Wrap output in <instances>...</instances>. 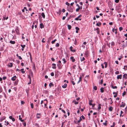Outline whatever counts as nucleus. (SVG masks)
Masks as SVG:
<instances>
[{
	"label": "nucleus",
	"mask_w": 127,
	"mask_h": 127,
	"mask_svg": "<svg viewBox=\"0 0 127 127\" xmlns=\"http://www.w3.org/2000/svg\"><path fill=\"white\" fill-rule=\"evenodd\" d=\"M5 117L4 116L2 117L0 119V121H2L3 120L5 119Z\"/></svg>",
	"instance_id": "nucleus-27"
},
{
	"label": "nucleus",
	"mask_w": 127,
	"mask_h": 127,
	"mask_svg": "<svg viewBox=\"0 0 127 127\" xmlns=\"http://www.w3.org/2000/svg\"><path fill=\"white\" fill-rule=\"evenodd\" d=\"M20 45H21V46L22 47V48H24L26 46V45H23L21 44Z\"/></svg>",
	"instance_id": "nucleus-37"
},
{
	"label": "nucleus",
	"mask_w": 127,
	"mask_h": 127,
	"mask_svg": "<svg viewBox=\"0 0 127 127\" xmlns=\"http://www.w3.org/2000/svg\"><path fill=\"white\" fill-rule=\"evenodd\" d=\"M23 124L24 125V126L25 127H26V122H24L23 123Z\"/></svg>",
	"instance_id": "nucleus-51"
},
{
	"label": "nucleus",
	"mask_w": 127,
	"mask_h": 127,
	"mask_svg": "<svg viewBox=\"0 0 127 127\" xmlns=\"http://www.w3.org/2000/svg\"><path fill=\"white\" fill-rule=\"evenodd\" d=\"M18 57L19 58V59L20 60H21L22 59V58L20 56H18Z\"/></svg>",
	"instance_id": "nucleus-64"
},
{
	"label": "nucleus",
	"mask_w": 127,
	"mask_h": 127,
	"mask_svg": "<svg viewBox=\"0 0 127 127\" xmlns=\"http://www.w3.org/2000/svg\"><path fill=\"white\" fill-rule=\"evenodd\" d=\"M75 104H77L78 103V102L77 101H76L75 100H73L72 101Z\"/></svg>",
	"instance_id": "nucleus-26"
},
{
	"label": "nucleus",
	"mask_w": 127,
	"mask_h": 127,
	"mask_svg": "<svg viewBox=\"0 0 127 127\" xmlns=\"http://www.w3.org/2000/svg\"><path fill=\"white\" fill-rule=\"evenodd\" d=\"M72 49H73V47L72 46H71L70 47V51H71L73 52H75V50H72Z\"/></svg>",
	"instance_id": "nucleus-18"
},
{
	"label": "nucleus",
	"mask_w": 127,
	"mask_h": 127,
	"mask_svg": "<svg viewBox=\"0 0 127 127\" xmlns=\"http://www.w3.org/2000/svg\"><path fill=\"white\" fill-rule=\"evenodd\" d=\"M103 82V81L102 80V79L101 80V81H100V84H102Z\"/></svg>",
	"instance_id": "nucleus-61"
},
{
	"label": "nucleus",
	"mask_w": 127,
	"mask_h": 127,
	"mask_svg": "<svg viewBox=\"0 0 127 127\" xmlns=\"http://www.w3.org/2000/svg\"><path fill=\"white\" fill-rule=\"evenodd\" d=\"M61 13V10H59L58 12H57V13L58 14H60Z\"/></svg>",
	"instance_id": "nucleus-48"
},
{
	"label": "nucleus",
	"mask_w": 127,
	"mask_h": 127,
	"mask_svg": "<svg viewBox=\"0 0 127 127\" xmlns=\"http://www.w3.org/2000/svg\"><path fill=\"white\" fill-rule=\"evenodd\" d=\"M101 104H99L98 105V110H99L101 108Z\"/></svg>",
	"instance_id": "nucleus-25"
},
{
	"label": "nucleus",
	"mask_w": 127,
	"mask_h": 127,
	"mask_svg": "<svg viewBox=\"0 0 127 127\" xmlns=\"http://www.w3.org/2000/svg\"><path fill=\"white\" fill-rule=\"evenodd\" d=\"M49 86L50 88H51L52 86H53V84L52 83H50L49 85Z\"/></svg>",
	"instance_id": "nucleus-32"
},
{
	"label": "nucleus",
	"mask_w": 127,
	"mask_h": 127,
	"mask_svg": "<svg viewBox=\"0 0 127 127\" xmlns=\"http://www.w3.org/2000/svg\"><path fill=\"white\" fill-rule=\"evenodd\" d=\"M40 113H37L36 114V117L37 119H39L40 118Z\"/></svg>",
	"instance_id": "nucleus-10"
},
{
	"label": "nucleus",
	"mask_w": 127,
	"mask_h": 127,
	"mask_svg": "<svg viewBox=\"0 0 127 127\" xmlns=\"http://www.w3.org/2000/svg\"><path fill=\"white\" fill-rule=\"evenodd\" d=\"M40 27L41 29H42L44 27V25L42 23H41L40 24Z\"/></svg>",
	"instance_id": "nucleus-20"
},
{
	"label": "nucleus",
	"mask_w": 127,
	"mask_h": 127,
	"mask_svg": "<svg viewBox=\"0 0 127 127\" xmlns=\"http://www.w3.org/2000/svg\"><path fill=\"white\" fill-rule=\"evenodd\" d=\"M16 76H14L11 78V80L13 81H14L16 80Z\"/></svg>",
	"instance_id": "nucleus-8"
},
{
	"label": "nucleus",
	"mask_w": 127,
	"mask_h": 127,
	"mask_svg": "<svg viewBox=\"0 0 127 127\" xmlns=\"http://www.w3.org/2000/svg\"><path fill=\"white\" fill-rule=\"evenodd\" d=\"M31 106L32 108H33V104L32 103L31 104Z\"/></svg>",
	"instance_id": "nucleus-45"
},
{
	"label": "nucleus",
	"mask_w": 127,
	"mask_h": 127,
	"mask_svg": "<svg viewBox=\"0 0 127 127\" xmlns=\"http://www.w3.org/2000/svg\"><path fill=\"white\" fill-rule=\"evenodd\" d=\"M41 15L43 18H45V16L44 13L43 12H42L41 13Z\"/></svg>",
	"instance_id": "nucleus-23"
},
{
	"label": "nucleus",
	"mask_w": 127,
	"mask_h": 127,
	"mask_svg": "<svg viewBox=\"0 0 127 127\" xmlns=\"http://www.w3.org/2000/svg\"><path fill=\"white\" fill-rule=\"evenodd\" d=\"M101 24V23L99 22H98V23L96 24V25L98 26H100Z\"/></svg>",
	"instance_id": "nucleus-29"
},
{
	"label": "nucleus",
	"mask_w": 127,
	"mask_h": 127,
	"mask_svg": "<svg viewBox=\"0 0 127 127\" xmlns=\"http://www.w3.org/2000/svg\"><path fill=\"white\" fill-rule=\"evenodd\" d=\"M13 66V64L12 63H10L8 65V66H10L11 67H12Z\"/></svg>",
	"instance_id": "nucleus-35"
},
{
	"label": "nucleus",
	"mask_w": 127,
	"mask_h": 127,
	"mask_svg": "<svg viewBox=\"0 0 127 127\" xmlns=\"http://www.w3.org/2000/svg\"><path fill=\"white\" fill-rule=\"evenodd\" d=\"M70 59L71 60L72 62H74L75 61V59L74 58V57H71L70 58Z\"/></svg>",
	"instance_id": "nucleus-12"
},
{
	"label": "nucleus",
	"mask_w": 127,
	"mask_h": 127,
	"mask_svg": "<svg viewBox=\"0 0 127 127\" xmlns=\"http://www.w3.org/2000/svg\"><path fill=\"white\" fill-rule=\"evenodd\" d=\"M28 77L29 79L30 80L29 82L28 83V84H29L31 83V77L30 75H28Z\"/></svg>",
	"instance_id": "nucleus-7"
},
{
	"label": "nucleus",
	"mask_w": 127,
	"mask_h": 127,
	"mask_svg": "<svg viewBox=\"0 0 127 127\" xmlns=\"http://www.w3.org/2000/svg\"><path fill=\"white\" fill-rule=\"evenodd\" d=\"M82 118H81V117H80V119L79 120H78L77 121V123H79L80 122L82 121Z\"/></svg>",
	"instance_id": "nucleus-38"
},
{
	"label": "nucleus",
	"mask_w": 127,
	"mask_h": 127,
	"mask_svg": "<svg viewBox=\"0 0 127 127\" xmlns=\"http://www.w3.org/2000/svg\"><path fill=\"white\" fill-rule=\"evenodd\" d=\"M126 92L125 91L124 92L123 94V96L124 95H125L126 94Z\"/></svg>",
	"instance_id": "nucleus-57"
},
{
	"label": "nucleus",
	"mask_w": 127,
	"mask_h": 127,
	"mask_svg": "<svg viewBox=\"0 0 127 127\" xmlns=\"http://www.w3.org/2000/svg\"><path fill=\"white\" fill-rule=\"evenodd\" d=\"M113 94L114 95V97H116L117 96V94L115 92H113Z\"/></svg>",
	"instance_id": "nucleus-19"
},
{
	"label": "nucleus",
	"mask_w": 127,
	"mask_h": 127,
	"mask_svg": "<svg viewBox=\"0 0 127 127\" xmlns=\"http://www.w3.org/2000/svg\"><path fill=\"white\" fill-rule=\"evenodd\" d=\"M59 44L58 43H57L56 44V47H59Z\"/></svg>",
	"instance_id": "nucleus-56"
},
{
	"label": "nucleus",
	"mask_w": 127,
	"mask_h": 127,
	"mask_svg": "<svg viewBox=\"0 0 127 127\" xmlns=\"http://www.w3.org/2000/svg\"><path fill=\"white\" fill-rule=\"evenodd\" d=\"M12 34L13 35H14V33H15V32H14V31L13 30L12 31Z\"/></svg>",
	"instance_id": "nucleus-52"
},
{
	"label": "nucleus",
	"mask_w": 127,
	"mask_h": 127,
	"mask_svg": "<svg viewBox=\"0 0 127 127\" xmlns=\"http://www.w3.org/2000/svg\"><path fill=\"white\" fill-rule=\"evenodd\" d=\"M111 44L112 46H114L115 45V43L114 42L112 41L111 42Z\"/></svg>",
	"instance_id": "nucleus-46"
},
{
	"label": "nucleus",
	"mask_w": 127,
	"mask_h": 127,
	"mask_svg": "<svg viewBox=\"0 0 127 127\" xmlns=\"http://www.w3.org/2000/svg\"><path fill=\"white\" fill-rule=\"evenodd\" d=\"M19 119L21 122H23L24 121V120L22 119V118L21 117H19Z\"/></svg>",
	"instance_id": "nucleus-41"
},
{
	"label": "nucleus",
	"mask_w": 127,
	"mask_h": 127,
	"mask_svg": "<svg viewBox=\"0 0 127 127\" xmlns=\"http://www.w3.org/2000/svg\"><path fill=\"white\" fill-rule=\"evenodd\" d=\"M93 89H94L95 90H97V87L96 86H95L93 87Z\"/></svg>",
	"instance_id": "nucleus-42"
},
{
	"label": "nucleus",
	"mask_w": 127,
	"mask_h": 127,
	"mask_svg": "<svg viewBox=\"0 0 127 127\" xmlns=\"http://www.w3.org/2000/svg\"><path fill=\"white\" fill-rule=\"evenodd\" d=\"M65 4L66 5H67L68 6V7L69 6L70 4L69 3H68L67 2L65 3Z\"/></svg>",
	"instance_id": "nucleus-44"
},
{
	"label": "nucleus",
	"mask_w": 127,
	"mask_h": 127,
	"mask_svg": "<svg viewBox=\"0 0 127 127\" xmlns=\"http://www.w3.org/2000/svg\"><path fill=\"white\" fill-rule=\"evenodd\" d=\"M122 78V75H118L117 76V79H121Z\"/></svg>",
	"instance_id": "nucleus-13"
},
{
	"label": "nucleus",
	"mask_w": 127,
	"mask_h": 127,
	"mask_svg": "<svg viewBox=\"0 0 127 127\" xmlns=\"http://www.w3.org/2000/svg\"><path fill=\"white\" fill-rule=\"evenodd\" d=\"M68 28V29L70 30L71 28V26L70 25H67Z\"/></svg>",
	"instance_id": "nucleus-31"
},
{
	"label": "nucleus",
	"mask_w": 127,
	"mask_h": 127,
	"mask_svg": "<svg viewBox=\"0 0 127 127\" xmlns=\"http://www.w3.org/2000/svg\"><path fill=\"white\" fill-rule=\"evenodd\" d=\"M2 78L3 80H4L6 79V76L3 77Z\"/></svg>",
	"instance_id": "nucleus-54"
},
{
	"label": "nucleus",
	"mask_w": 127,
	"mask_h": 127,
	"mask_svg": "<svg viewBox=\"0 0 127 127\" xmlns=\"http://www.w3.org/2000/svg\"><path fill=\"white\" fill-rule=\"evenodd\" d=\"M107 121H105V123H103V124L105 126H106L107 125Z\"/></svg>",
	"instance_id": "nucleus-49"
},
{
	"label": "nucleus",
	"mask_w": 127,
	"mask_h": 127,
	"mask_svg": "<svg viewBox=\"0 0 127 127\" xmlns=\"http://www.w3.org/2000/svg\"><path fill=\"white\" fill-rule=\"evenodd\" d=\"M123 78L125 79H127V74H124L123 75Z\"/></svg>",
	"instance_id": "nucleus-14"
},
{
	"label": "nucleus",
	"mask_w": 127,
	"mask_h": 127,
	"mask_svg": "<svg viewBox=\"0 0 127 127\" xmlns=\"http://www.w3.org/2000/svg\"><path fill=\"white\" fill-rule=\"evenodd\" d=\"M93 100H89V104L91 105H92V103L93 102Z\"/></svg>",
	"instance_id": "nucleus-15"
},
{
	"label": "nucleus",
	"mask_w": 127,
	"mask_h": 127,
	"mask_svg": "<svg viewBox=\"0 0 127 127\" xmlns=\"http://www.w3.org/2000/svg\"><path fill=\"white\" fill-rule=\"evenodd\" d=\"M29 75H30V76L32 77H33V72H30V73L29 74Z\"/></svg>",
	"instance_id": "nucleus-30"
},
{
	"label": "nucleus",
	"mask_w": 127,
	"mask_h": 127,
	"mask_svg": "<svg viewBox=\"0 0 127 127\" xmlns=\"http://www.w3.org/2000/svg\"><path fill=\"white\" fill-rule=\"evenodd\" d=\"M20 71H21V72L23 74L24 73H25V71H24V69L23 68H22L21 69Z\"/></svg>",
	"instance_id": "nucleus-28"
},
{
	"label": "nucleus",
	"mask_w": 127,
	"mask_h": 127,
	"mask_svg": "<svg viewBox=\"0 0 127 127\" xmlns=\"http://www.w3.org/2000/svg\"><path fill=\"white\" fill-rule=\"evenodd\" d=\"M10 43L11 44H14L15 43V42L14 41H12V40H10Z\"/></svg>",
	"instance_id": "nucleus-24"
},
{
	"label": "nucleus",
	"mask_w": 127,
	"mask_h": 127,
	"mask_svg": "<svg viewBox=\"0 0 127 127\" xmlns=\"http://www.w3.org/2000/svg\"><path fill=\"white\" fill-rule=\"evenodd\" d=\"M51 60L52 61H54L55 60V59L54 58H51Z\"/></svg>",
	"instance_id": "nucleus-63"
},
{
	"label": "nucleus",
	"mask_w": 127,
	"mask_h": 127,
	"mask_svg": "<svg viewBox=\"0 0 127 127\" xmlns=\"http://www.w3.org/2000/svg\"><path fill=\"white\" fill-rule=\"evenodd\" d=\"M104 64H105V68H106L107 66V62H104Z\"/></svg>",
	"instance_id": "nucleus-33"
},
{
	"label": "nucleus",
	"mask_w": 127,
	"mask_h": 127,
	"mask_svg": "<svg viewBox=\"0 0 127 127\" xmlns=\"http://www.w3.org/2000/svg\"><path fill=\"white\" fill-rule=\"evenodd\" d=\"M45 39L44 38H43L42 39V42H43L44 43L45 42V41L44 40Z\"/></svg>",
	"instance_id": "nucleus-58"
},
{
	"label": "nucleus",
	"mask_w": 127,
	"mask_h": 127,
	"mask_svg": "<svg viewBox=\"0 0 127 127\" xmlns=\"http://www.w3.org/2000/svg\"><path fill=\"white\" fill-rule=\"evenodd\" d=\"M67 86V84H66V83H65L64 84V85H63L62 86V87L63 88H66Z\"/></svg>",
	"instance_id": "nucleus-17"
},
{
	"label": "nucleus",
	"mask_w": 127,
	"mask_h": 127,
	"mask_svg": "<svg viewBox=\"0 0 127 127\" xmlns=\"http://www.w3.org/2000/svg\"><path fill=\"white\" fill-rule=\"evenodd\" d=\"M57 41L56 39H55L54 40H53L51 42V43L52 44H54L56 41Z\"/></svg>",
	"instance_id": "nucleus-39"
},
{
	"label": "nucleus",
	"mask_w": 127,
	"mask_h": 127,
	"mask_svg": "<svg viewBox=\"0 0 127 127\" xmlns=\"http://www.w3.org/2000/svg\"><path fill=\"white\" fill-rule=\"evenodd\" d=\"M57 65L59 69H60L62 68V66L61 63H58Z\"/></svg>",
	"instance_id": "nucleus-3"
},
{
	"label": "nucleus",
	"mask_w": 127,
	"mask_h": 127,
	"mask_svg": "<svg viewBox=\"0 0 127 127\" xmlns=\"http://www.w3.org/2000/svg\"><path fill=\"white\" fill-rule=\"evenodd\" d=\"M100 92H101V93H103L104 92V88H103V87H101L100 88Z\"/></svg>",
	"instance_id": "nucleus-21"
},
{
	"label": "nucleus",
	"mask_w": 127,
	"mask_h": 127,
	"mask_svg": "<svg viewBox=\"0 0 127 127\" xmlns=\"http://www.w3.org/2000/svg\"><path fill=\"white\" fill-rule=\"evenodd\" d=\"M75 29L76 30L78 31L79 30V28L77 27H75Z\"/></svg>",
	"instance_id": "nucleus-53"
},
{
	"label": "nucleus",
	"mask_w": 127,
	"mask_h": 127,
	"mask_svg": "<svg viewBox=\"0 0 127 127\" xmlns=\"http://www.w3.org/2000/svg\"><path fill=\"white\" fill-rule=\"evenodd\" d=\"M8 16H6V15H4L3 16V20H7L8 19Z\"/></svg>",
	"instance_id": "nucleus-4"
},
{
	"label": "nucleus",
	"mask_w": 127,
	"mask_h": 127,
	"mask_svg": "<svg viewBox=\"0 0 127 127\" xmlns=\"http://www.w3.org/2000/svg\"><path fill=\"white\" fill-rule=\"evenodd\" d=\"M81 62H82V61H84L85 60V58L84 57H83V58H82V59L81 58Z\"/></svg>",
	"instance_id": "nucleus-40"
},
{
	"label": "nucleus",
	"mask_w": 127,
	"mask_h": 127,
	"mask_svg": "<svg viewBox=\"0 0 127 127\" xmlns=\"http://www.w3.org/2000/svg\"><path fill=\"white\" fill-rule=\"evenodd\" d=\"M67 9L68 11L72 12H73V10L71 7L70 6H69L67 7Z\"/></svg>",
	"instance_id": "nucleus-2"
},
{
	"label": "nucleus",
	"mask_w": 127,
	"mask_h": 127,
	"mask_svg": "<svg viewBox=\"0 0 127 127\" xmlns=\"http://www.w3.org/2000/svg\"><path fill=\"white\" fill-rule=\"evenodd\" d=\"M81 16V15H80L79 16L77 17L76 18H75V20L77 21L78 20H81V19L80 18H79Z\"/></svg>",
	"instance_id": "nucleus-6"
},
{
	"label": "nucleus",
	"mask_w": 127,
	"mask_h": 127,
	"mask_svg": "<svg viewBox=\"0 0 127 127\" xmlns=\"http://www.w3.org/2000/svg\"><path fill=\"white\" fill-rule=\"evenodd\" d=\"M112 88L113 89H117V87L116 86H113L112 87Z\"/></svg>",
	"instance_id": "nucleus-55"
},
{
	"label": "nucleus",
	"mask_w": 127,
	"mask_h": 127,
	"mask_svg": "<svg viewBox=\"0 0 127 127\" xmlns=\"http://www.w3.org/2000/svg\"><path fill=\"white\" fill-rule=\"evenodd\" d=\"M113 109V108L112 106H110L109 108V110L110 111H112Z\"/></svg>",
	"instance_id": "nucleus-22"
},
{
	"label": "nucleus",
	"mask_w": 127,
	"mask_h": 127,
	"mask_svg": "<svg viewBox=\"0 0 127 127\" xmlns=\"http://www.w3.org/2000/svg\"><path fill=\"white\" fill-rule=\"evenodd\" d=\"M29 55H30V57L31 60H32V57L31 54V53L29 52Z\"/></svg>",
	"instance_id": "nucleus-36"
},
{
	"label": "nucleus",
	"mask_w": 127,
	"mask_h": 127,
	"mask_svg": "<svg viewBox=\"0 0 127 127\" xmlns=\"http://www.w3.org/2000/svg\"><path fill=\"white\" fill-rule=\"evenodd\" d=\"M51 75L52 76H53L54 75V74L53 72H52L51 73Z\"/></svg>",
	"instance_id": "nucleus-59"
},
{
	"label": "nucleus",
	"mask_w": 127,
	"mask_h": 127,
	"mask_svg": "<svg viewBox=\"0 0 127 127\" xmlns=\"http://www.w3.org/2000/svg\"><path fill=\"white\" fill-rule=\"evenodd\" d=\"M76 5L78 7V8H76V12H78L80 9H82V6H80L78 4H77Z\"/></svg>",
	"instance_id": "nucleus-1"
},
{
	"label": "nucleus",
	"mask_w": 127,
	"mask_h": 127,
	"mask_svg": "<svg viewBox=\"0 0 127 127\" xmlns=\"http://www.w3.org/2000/svg\"><path fill=\"white\" fill-rule=\"evenodd\" d=\"M112 32H115V34H117V31H116V29H113L112 30Z\"/></svg>",
	"instance_id": "nucleus-16"
},
{
	"label": "nucleus",
	"mask_w": 127,
	"mask_h": 127,
	"mask_svg": "<svg viewBox=\"0 0 127 127\" xmlns=\"http://www.w3.org/2000/svg\"><path fill=\"white\" fill-rule=\"evenodd\" d=\"M62 60L64 62V64H65L66 62V60L65 58H63L62 59Z\"/></svg>",
	"instance_id": "nucleus-34"
},
{
	"label": "nucleus",
	"mask_w": 127,
	"mask_h": 127,
	"mask_svg": "<svg viewBox=\"0 0 127 127\" xmlns=\"http://www.w3.org/2000/svg\"><path fill=\"white\" fill-rule=\"evenodd\" d=\"M71 82H72V84H73V85H74L75 84V83H74L73 81H71Z\"/></svg>",
	"instance_id": "nucleus-62"
},
{
	"label": "nucleus",
	"mask_w": 127,
	"mask_h": 127,
	"mask_svg": "<svg viewBox=\"0 0 127 127\" xmlns=\"http://www.w3.org/2000/svg\"><path fill=\"white\" fill-rule=\"evenodd\" d=\"M123 113V112L121 110V114L120 115V116H122L123 117V115H122V113Z\"/></svg>",
	"instance_id": "nucleus-43"
},
{
	"label": "nucleus",
	"mask_w": 127,
	"mask_h": 127,
	"mask_svg": "<svg viewBox=\"0 0 127 127\" xmlns=\"http://www.w3.org/2000/svg\"><path fill=\"white\" fill-rule=\"evenodd\" d=\"M122 104L120 105V107H124L125 106L126 104L125 103H124L123 102H122Z\"/></svg>",
	"instance_id": "nucleus-11"
},
{
	"label": "nucleus",
	"mask_w": 127,
	"mask_h": 127,
	"mask_svg": "<svg viewBox=\"0 0 127 127\" xmlns=\"http://www.w3.org/2000/svg\"><path fill=\"white\" fill-rule=\"evenodd\" d=\"M123 28L122 27H120L119 28V30L120 31H122L123 30Z\"/></svg>",
	"instance_id": "nucleus-47"
},
{
	"label": "nucleus",
	"mask_w": 127,
	"mask_h": 127,
	"mask_svg": "<svg viewBox=\"0 0 127 127\" xmlns=\"http://www.w3.org/2000/svg\"><path fill=\"white\" fill-rule=\"evenodd\" d=\"M15 30L16 33L17 34L19 35L20 34L19 32V28L18 27L16 28Z\"/></svg>",
	"instance_id": "nucleus-5"
},
{
	"label": "nucleus",
	"mask_w": 127,
	"mask_h": 127,
	"mask_svg": "<svg viewBox=\"0 0 127 127\" xmlns=\"http://www.w3.org/2000/svg\"><path fill=\"white\" fill-rule=\"evenodd\" d=\"M17 84H18L17 82L16 81H15V82L14 83V85H17Z\"/></svg>",
	"instance_id": "nucleus-50"
},
{
	"label": "nucleus",
	"mask_w": 127,
	"mask_h": 127,
	"mask_svg": "<svg viewBox=\"0 0 127 127\" xmlns=\"http://www.w3.org/2000/svg\"><path fill=\"white\" fill-rule=\"evenodd\" d=\"M35 126H37L38 127H39V126L38 124L36 123L35 124Z\"/></svg>",
	"instance_id": "nucleus-60"
},
{
	"label": "nucleus",
	"mask_w": 127,
	"mask_h": 127,
	"mask_svg": "<svg viewBox=\"0 0 127 127\" xmlns=\"http://www.w3.org/2000/svg\"><path fill=\"white\" fill-rule=\"evenodd\" d=\"M52 65L53 66L52 67L53 69H55L56 68V64H53Z\"/></svg>",
	"instance_id": "nucleus-9"
}]
</instances>
